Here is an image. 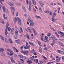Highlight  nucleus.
Wrapping results in <instances>:
<instances>
[{
  "instance_id": "1",
  "label": "nucleus",
  "mask_w": 64,
  "mask_h": 64,
  "mask_svg": "<svg viewBox=\"0 0 64 64\" xmlns=\"http://www.w3.org/2000/svg\"><path fill=\"white\" fill-rule=\"evenodd\" d=\"M30 25L32 27L34 26V22H33V21L32 20H31L30 22Z\"/></svg>"
},
{
  "instance_id": "2",
  "label": "nucleus",
  "mask_w": 64,
  "mask_h": 64,
  "mask_svg": "<svg viewBox=\"0 0 64 64\" xmlns=\"http://www.w3.org/2000/svg\"><path fill=\"white\" fill-rule=\"evenodd\" d=\"M26 2H27V5L29 4V6L31 7L32 6H31V2L30 0L29 2L28 1V0H26Z\"/></svg>"
},
{
  "instance_id": "3",
  "label": "nucleus",
  "mask_w": 64,
  "mask_h": 64,
  "mask_svg": "<svg viewBox=\"0 0 64 64\" xmlns=\"http://www.w3.org/2000/svg\"><path fill=\"white\" fill-rule=\"evenodd\" d=\"M4 51V49L2 48H0V54L3 53Z\"/></svg>"
},
{
  "instance_id": "4",
  "label": "nucleus",
  "mask_w": 64,
  "mask_h": 64,
  "mask_svg": "<svg viewBox=\"0 0 64 64\" xmlns=\"http://www.w3.org/2000/svg\"><path fill=\"white\" fill-rule=\"evenodd\" d=\"M13 59V56H11V58H10V59L11 60V61L12 63H15V62Z\"/></svg>"
},
{
  "instance_id": "5",
  "label": "nucleus",
  "mask_w": 64,
  "mask_h": 64,
  "mask_svg": "<svg viewBox=\"0 0 64 64\" xmlns=\"http://www.w3.org/2000/svg\"><path fill=\"white\" fill-rule=\"evenodd\" d=\"M39 2L40 4V5L41 7H42L44 5V3L41 1H40Z\"/></svg>"
},
{
  "instance_id": "6",
  "label": "nucleus",
  "mask_w": 64,
  "mask_h": 64,
  "mask_svg": "<svg viewBox=\"0 0 64 64\" xmlns=\"http://www.w3.org/2000/svg\"><path fill=\"white\" fill-rule=\"evenodd\" d=\"M2 8L3 10V12H4L5 11H8V9H6L5 7L4 6H3L2 7Z\"/></svg>"
},
{
  "instance_id": "7",
  "label": "nucleus",
  "mask_w": 64,
  "mask_h": 64,
  "mask_svg": "<svg viewBox=\"0 0 64 64\" xmlns=\"http://www.w3.org/2000/svg\"><path fill=\"white\" fill-rule=\"evenodd\" d=\"M14 28H12L10 32V33L12 35L14 33Z\"/></svg>"
},
{
  "instance_id": "8",
  "label": "nucleus",
  "mask_w": 64,
  "mask_h": 64,
  "mask_svg": "<svg viewBox=\"0 0 64 64\" xmlns=\"http://www.w3.org/2000/svg\"><path fill=\"white\" fill-rule=\"evenodd\" d=\"M32 3H33L34 5L36 6V1H35V0H32Z\"/></svg>"
},
{
  "instance_id": "9",
  "label": "nucleus",
  "mask_w": 64,
  "mask_h": 64,
  "mask_svg": "<svg viewBox=\"0 0 64 64\" xmlns=\"http://www.w3.org/2000/svg\"><path fill=\"white\" fill-rule=\"evenodd\" d=\"M8 4H9V5L10 6H13V4H12V2H8Z\"/></svg>"
},
{
  "instance_id": "10",
  "label": "nucleus",
  "mask_w": 64,
  "mask_h": 64,
  "mask_svg": "<svg viewBox=\"0 0 64 64\" xmlns=\"http://www.w3.org/2000/svg\"><path fill=\"white\" fill-rule=\"evenodd\" d=\"M10 9L11 10H14V11H15V8H14V7L13 6L10 7Z\"/></svg>"
},
{
  "instance_id": "11",
  "label": "nucleus",
  "mask_w": 64,
  "mask_h": 64,
  "mask_svg": "<svg viewBox=\"0 0 64 64\" xmlns=\"http://www.w3.org/2000/svg\"><path fill=\"white\" fill-rule=\"evenodd\" d=\"M5 34L6 35H7L8 34V32H7V29H6L5 30Z\"/></svg>"
},
{
  "instance_id": "12",
  "label": "nucleus",
  "mask_w": 64,
  "mask_h": 64,
  "mask_svg": "<svg viewBox=\"0 0 64 64\" xmlns=\"http://www.w3.org/2000/svg\"><path fill=\"white\" fill-rule=\"evenodd\" d=\"M0 22L1 23H2V24H4V23H5L4 20H0Z\"/></svg>"
},
{
  "instance_id": "13",
  "label": "nucleus",
  "mask_w": 64,
  "mask_h": 64,
  "mask_svg": "<svg viewBox=\"0 0 64 64\" xmlns=\"http://www.w3.org/2000/svg\"><path fill=\"white\" fill-rule=\"evenodd\" d=\"M13 20L14 22H16V21H17V18H16V17H15L14 18V19H13Z\"/></svg>"
},
{
  "instance_id": "14",
  "label": "nucleus",
  "mask_w": 64,
  "mask_h": 64,
  "mask_svg": "<svg viewBox=\"0 0 64 64\" xmlns=\"http://www.w3.org/2000/svg\"><path fill=\"white\" fill-rule=\"evenodd\" d=\"M58 43L60 46H63V44L61 42H59Z\"/></svg>"
},
{
  "instance_id": "15",
  "label": "nucleus",
  "mask_w": 64,
  "mask_h": 64,
  "mask_svg": "<svg viewBox=\"0 0 64 64\" xmlns=\"http://www.w3.org/2000/svg\"><path fill=\"white\" fill-rule=\"evenodd\" d=\"M28 30V31L30 32V33H31L32 32V31L31 30V28H30V27H28L27 28Z\"/></svg>"
},
{
  "instance_id": "16",
  "label": "nucleus",
  "mask_w": 64,
  "mask_h": 64,
  "mask_svg": "<svg viewBox=\"0 0 64 64\" xmlns=\"http://www.w3.org/2000/svg\"><path fill=\"white\" fill-rule=\"evenodd\" d=\"M5 14H3V17H4V19H6V20H7V17H6L5 18Z\"/></svg>"
},
{
  "instance_id": "17",
  "label": "nucleus",
  "mask_w": 64,
  "mask_h": 64,
  "mask_svg": "<svg viewBox=\"0 0 64 64\" xmlns=\"http://www.w3.org/2000/svg\"><path fill=\"white\" fill-rule=\"evenodd\" d=\"M28 43H29L30 44L32 45V46H34V44L31 42H28Z\"/></svg>"
},
{
  "instance_id": "18",
  "label": "nucleus",
  "mask_w": 64,
  "mask_h": 64,
  "mask_svg": "<svg viewBox=\"0 0 64 64\" xmlns=\"http://www.w3.org/2000/svg\"><path fill=\"white\" fill-rule=\"evenodd\" d=\"M44 41L45 42H49V41L48 39L44 38Z\"/></svg>"
},
{
  "instance_id": "19",
  "label": "nucleus",
  "mask_w": 64,
  "mask_h": 64,
  "mask_svg": "<svg viewBox=\"0 0 64 64\" xmlns=\"http://www.w3.org/2000/svg\"><path fill=\"white\" fill-rule=\"evenodd\" d=\"M48 13H49L50 15H51V16L52 15V14H53V13H52V11L51 10H50L49 11Z\"/></svg>"
},
{
  "instance_id": "20",
  "label": "nucleus",
  "mask_w": 64,
  "mask_h": 64,
  "mask_svg": "<svg viewBox=\"0 0 64 64\" xmlns=\"http://www.w3.org/2000/svg\"><path fill=\"white\" fill-rule=\"evenodd\" d=\"M57 40H58V39L57 38H56L53 41V42L54 43H55L57 41Z\"/></svg>"
},
{
  "instance_id": "21",
  "label": "nucleus",
  "mask_w": 64,
  "mask_h": 64,
  "mask_svg": "<svg viewBox=\"0 0 64 64\" xmlns=\"http://www.w3.org/2000/svg\"><path fill=\"white\" fill-rule=\"evenodd\" d=\"M22 10H23L24 11V12L26 11V10L25 9V8L24 6H23L22 7Z\"/></svg>"
},
{
  "instance_id": "22",
  "label": "nucleus",
  "mask_w": 64,
  "mask_h": 64,
  "mask_svg": "<svg viewBox=\"0 0 64 64\" xmlns=\"http://www.w3.org/2000/svg\"><path fill=\"white\" fill-rule=\"evenodd\" d=\"M13 48L14 50L16 52H18V50H17V49L16 48H15L14 47H12Z\"/></svg>"
},
{
  "instance_id": "23",
  "label": "nucleus",
  "mask_w": 64,
  "mask_h": 64,
  "mask_svg": "<svg viewBox=\"0 0 64 64\" xmlns=\"http://www.w3.org/2000/svg\"><path fill=\"white\" fill-rule=\"evenodd\" d=\"M8 41L10 42V43H12V44L13 43V42H12V40L11 38H9L8 39Z\"/></svg>"
},
{
  "instance_id": "24",
  "label": "nucleus",
  "mask_w": 64,
  "mask_h": 64,
  "mask_svg": "<svg viewBox=\"0 0 64 64\" xmlns=\"http://www.w3.org/2000/svg\"><path fill=\"white\" fill-rule=\"evenodd\" d=\"M27 25H29V22H30V19H28L27 20Z\"/></svg>"
},
{
  "instance_id": "25",
  "label": "nucleus",
  "mask_w": 64,
  "mask_h": 64,
  "mask_svg": "<svg viewBox=\"0 0 64 64\" xmlns=\"http://www.w3.org/2000/svg\"><path fill=\"white\" fill-rule=\"evenodd\" d=\"M60 59H61V57H60L58 59H56V61L57 62H59L60 61Z\"/></svg>"
},
{
  "instance_id": "26",
  "label": "nucleus",
  "mask_w": 64,
  "mask_h": 64,
  "mask_svg": "<svg viewBox=\"0 0 64 64\" xmlns=\"http://www.w3.org/2000/svg\"><path fill=\"white\" fill-rule=\"evenodd\" d=\"M9 26V23H7L6 24V29H7V28H8V26Z\"/></svg>"
},
{
  "instance_id": "27",
  "label": "nucleus",
  "mask_w": 64,
  "mask_h": 64,
  "mask_svg": "<svg viewBox=\"0 0 64 64\" xmlns=\"http://www.w3.org/2000/svg\"><path fill=\"white\" fill-rule=\"evenodd\" d=\"M36 18H38H38H39V19H41V16H36Z\"/></svg>"
},
{
  "instance_id": "28",
  "label": "nucleus",
  "mask_w": 64,
  "mask_h": 64,
  "mask_svg": "<svg viewBox=\"0 0 64 64\" xmlns=\"http://www.w3.org/2000/svg\"><path fill=\"white\" fill-rule=\"evenodd\" d=\"M50 28L51 30H52V31H55V30L54 28H53L52 27H50Z\"/></svg>"
},
{
  "instance_id": "29",
  "label": "nucleus",
  "mask_w": 64,
  "mask_h": 64,
  "mask_svg": "<svg viewBox=\"0 0 64 64\" xmlns=\"http://www.w3.org/2000/svg\"><path fill=\"white\" fill-rule=\"evenodd\" d=\"M11 13L12 16H14V11L13 10H12L11 11Z\"/></svg>"
},
{
  "instance_id": "30",
  "label": "nucleus",
  "mask_w": 64,
  "mask_h": 64,
  "mask_svg": "<svg viewBox=\"0 0 64 64\" xmlns=\"http://www.w3.org/2000/svg\"><path fill=\"white\" fill-rule=\"evenodd\" d=\"M16 16L17 17L18 16V15H19V13L18 12H16Z\"/></svg>"
},
{
  "instance_id": "31",
  "label": "nucleus",
  "mask_w": 64,
  "mask_h": 64,
  "mask_svg": "<svg viewBox=\"0 0 64 64\" xmlns=\"http://www.w3.org/2000/svg\"><path fill=\"white\" fill-rule=\"evenodd\" d=\"M10 53H11L10 54V55L9 56H12L13 55V54H14V52H12Z\"/></svg>"
},
{
  "instance_id": "32",
  "label": "nucleus",
  "mask_w": 64,
  "mask_h": 64,
  "mask_svg": "<svg viewBox=\"0 0 64 64\" xmlns=\"http://www.w3.org/2000/svg\"><path fill=\"white\" fill-rule=\"evenodd\" d=\"M20 40L18 39V40H15V42H16V43H18V42H20Z\"/></svg>"
},
{
  "instance_id": "33",
  "label": "nucleus",
  "mask_w": 64,
  "mask_h": 64,
  "mask_svg": "<svg viewBox=\"0 0 64 64\" xmlns=\"http://www.w3.org/2000/svg\"><path fill=\"white\" fill-rule=\"evenodd\" d=\"M39 50L40 52V53H41L42 51V48H39Z\"/></svg>"
},
{
  "instance_id": "34",
  "label": "nucleus",
  "mask_w": 64,
  "mask_h": 64,
  "mask_svg": "<svg viewBox=\"0 0 64 64\" xmlns=\"http://www.w3.org/2000/svg\"><path fill=\"white\" fill-rule=\"evenodd\" d=\"M52 22H54V23L55 22V19H54V18L53 17H52Z\"/></svg>"
},
{
  "instance_id": "35",
  "label": "nucleus",
  "mask_w": 64,
  "mask_h": 64,
  "mask_svg": "<svg viewBox=\"0 0 64 64\" xmlns=\"http://www.w3.org/2000/svg\"><path fill=\"white\" fill-rule=\"evenodd\" d=\"M56 38L55 36H52V38L53 40H54V39H55Z\"/></svg>"
},
{
  "instance_id": "36",
  "label": "nucleus",
  "mask_w": 64,
  "mask_h": 64,
  "mask_svg": "<svg viewBox=\"0 0 64 64\" xmlns=\"http://www.w3.org/2000/svg\"><path fill=\"white\" fill-rule=\"evenodd\" d=\"M40 36L42 37H44V34L42 33V34H40Z\"/></svg>"
},
{
  "instance_id": "37",
  "label": "nucleus",
  "mask_w": 64,
  "mask_h": 64,
  "mask_svg": "<svg viewBox=\"0 0 64 64\" xmlns=\"http://www.w3.org/2000/svg\"><path fill=\"white\" fill-rule=\"evenodd\" d=\"M7 50L8 51H9L10 53H11L12 52H13V51H12L10 49H7Z\"/></svg>"
},
{
  "instance_id": "38",
  "label": "nucleus",
  "mask_w": 64,
  "mask_h": 64,
  "mask_svg": "<svg viewBox=\"0 0 64 64\" xmlns=\"http://www.w3.org/2000/svg\"><path fill=\"white\" fill-rule=\"evenodd\" d=\"M56 16V13L55 12H54L53 15L52 16V17H55Z\"/></svg>"
},
{
  "instance_id": "39",
  "label": "nucleus",
  "mask_w": 64,
  "mask_h": 64,
  "mask_svg": "<svg viewBox=\"0 0 64 64\" xmlns=\"http://www.w3.org/2000/svg\"><path fill=\"white\" fill-rule=\"evenodd\" d=\"M30 58L31 60H32V61H35V59L33 58L32 57H30Z\"/></svg>"
},
{
  "instance_id": "40",
  "label": "nucleus",
  "mask_w": 64,
  "mask_h": 64,
  "mask_svg": "<svg viewBox=\"0 0 64 64\" xmlns=\"http://www.w3.org/2000/svg\"><path fill=\"white\" fill-rule=\"evenodd\" d=\"M16 36L18 35V32L17 30H16Z\"/></svg>"
},
{
  "instance_id": "41",
  "label": "nucleus",
  "mask_w": 64,
  "mask_h": 64,
  "mask_svg": "<svg viewBox=\"0 0 64 64\" xmlns=\"http://www.w3.org/2000/svg\"><path fill=\"white\" fill-rule=\"evenodd\" d=\"M58 33V34H61V35H62V34L63 33V32H61V31H60L59 32H57Z\"/></svg>"
},
{
  "instance_id": "42",
  "label": "nucleus",
  "mask_w": 64,
  "mask_h": 64,
  "mask_svg": "<svg viewBox=\"0 0 64 64\" xmlns=\"http://www.w3.org/2000/svg\"><path fill=\"white\" fill-rule=\"evenodd\" d=\"M2 2H4V0H0V3L1 4H2L3 5V4H2Z\"/></svg>"
},
{
  "instance_id": "43",
  "label": "nucleus",
  "mask_w": 64,
  "mask_h": 64,
  "mask_svg": "<svg viewBox=\"0 0 64 64\" xmlns=\"http://www.w3.org/2000/svg\"><path fill=\"white\" fill-rule=\"evenodd\" d=\"M39 10L40 12H42V8H41L40 7L39 8Z\"/></svg>"
},
{
  "instance_id": "44",
  "label": "nucleus",
  "mask_w": 64,
  "mask_h": 64,
  "mask_svg": "<svg viewBox=\"0 0 64 64\" xmlns=\"http://www.w3.org/2000/svg\"><path fill=\"white\" fill-rule=\"evenodd\" d=\"M28 10L30 11H31V6H29L28 8Z\"/></svg>"
},
{
  "instance_id": "45",
  "label": "nucleus",
  "mask_w": 64,
  "mask_h": 64,
  "mask_svg": "<svg viewBox=\"0 0 64 64\" xmlns=\"http://www.w3.org/2000/svg\"><path fill=\"white\" fill-rule=\"evenodd\" d=\"M20 61L22 63V64H23L24 63V61H23V60L22 59H20Z\"/></svg>"
},
{
  "instance_id": "46",
  "label": "nucleus",
  "mask_w": 64,
  "mask_h": 64,
  "mask_svg": "<svg viewBox=\"0 0 64 64\" xmlns=\"http://www.w3.org/2000/svg\"><path fill=\"white\" fill-rule=\"evenodd\" d=\"M51 34L49 33L48 34H47V36H48V37H50V36H51Z\"/></svg>"
},
{
  "instance_id": "47",
  "label": "nucleus",
  "mask_w": 64,
  "mask_h": 64,
  "mask_svg": "<svg viewBox=\"0 0 64 64\" xmlns=\"http://www.w3.org/2000/svg\"><path fill=\"white\" fill-rule=\"evenodd\" d=\"M34 34L35 36H36V35H37V32L36 31H34Z\"/></svg>"
},
{
  "instance_id": "48",
  "label": "nucleus",
  "mask_w": 64,
  "mask_h": 64,
  "mask_svg": "<svg viewBox=\"0 0 64 64\" xmlns=\"http://www.w3.org/2000/svg\"><path fill=\"white\" fill-rule=\"evenodd\" d=\"M38 44L39 45H40V46H41V42H40L39 41H38Z\"/></svg>"
},
{
  "instance_id": "49",
  "label": "nucleus",
  "mask_w": 64,
  "mask_h": 64,
  "mask_svg": "<svg viewBox=\"0 0 64 64\" xmlns=\"http://www.w3.org/2000/svg\"><path fill=\"white\" fill-rule=\"evenodd\" d=\"M20 29L22 32H23V30L22 29V28L21 27H20Z\"/></svg>"
},
{
  "instance_id": "50",
  "label": "nucleus",
  "mask_w": 64,
  "mask_h": 64,
  "mask_svg": "<svg viewBox=\"0 0 64 64\" xmlns=\"http://www.w3.org/2000/svg\"><path fill=\"white\" fill-rule=\"evenodd\" d=\"M1 38L2 40V41H4V38L2 36V38Z\"/></svg>"
},
{
  "instance_id": "51",
  "label": "nucleus",
  "mask_w": 64,
  "mask_h": 64,
  "mask_svg": "<svg viewBox=\"0 0 64 64\" xmlns=\"http://www.w3.org/2000/svg\"><path fill=\"white\" fill-rule=\"evenodd\" d=\"M2 53V55L3 56H5V54H4V52H3V53Z\"/></svg>"
},
{
  "instance_id": "52",
  "label": "nucleus",
  "mask_w": 64,
  "mask_h": 64,
  "mask_svg": "<svg viewBox=\"0 0 64 64\" xmlns=\"http://www.w3.org/2000/svg\"><path fill=\"white\" fill-rule=\"evenodd\" d=\"M17 19H18V21H21V20L18 17H17Z\"/></svg>"
},
{
  "instance_id": "53",
  "label": "nucleus",
  "mask_w": 64,
  "mask_h": 64,
  "mask_svg": "<svg viewBox=\"0 0 64 64\" xmlns=\"http://www.w3.org/2000/svg\"><path fill=\"white\" fill-rule=\"evenodd\" d=\"M61 37H64V33H63L62 34L60 35Z\"/></svg>"
},
{
  "instance_id": "54",
  "label": "nucleus",
  "mask_w": 64,
  "mask_h": 64,
  "mask_svg": "<svg viewBox=\"0 0 64 64\" xmlns=\"http://www.w3.org/2000/svg\"><path fill=\"white\" fill-rule=\"evenodd\" d=\"M26 37L28 38V39H29V35L27 34L26 35Z\"/></svg>"
},
{
  "instance_id": "55",
  "label": "nucleus",
  "mask_w": 64,
  "mask_h": 64,
  "mask_svg": "<svg viewBox=\"0 0 64 64\" xmlns=\"http://www.w3.org/2000/svg\"><path fill=\"white\" fill-rule=\"evenodd\" d=\"M5 41L6 43H8V41H7V38H5Z\"/></svg>"
},
{
  "instance_id": "56",
  "label": "nucleus",
  "mask_w": 64,
  "mask_h": 64,
  "mask_svg": "<svg viewBox=\"0 0 64 64\" xmlns=\"http://www.w3.org/2000/svg\"><path fill=\"white\" fill-rule=\"evenodd\" d=\"M43 57L44 59H45L46 60H48L47 58H46V57H45L44 56H43Z\"/></svg>"
},
{
  "instance_id": "57",
  "label": "nucleus",
  "mask_w": 64,
  "mask_h": 64,
  "mask_svg": "<svg viewBox=\"0 0 64 64\" xmlns=\"http://www.w3.org/2000/svg\"><path fill=\"white\" fill-rule=\"evenodd\" d=\"M28 53V52L27 50H26L24 51V54H27Z\"/></svg>"
},
{
  "instance_id": "58",
  "label": "nucleus",
  "mask_w": 64,
  "mask_h": 64,
  "mask_svg": "<svg viewBox=\"0 0 64 64\" xmlns=\"http://www.w3.org/2000/svg\"><path fill=\"white\" fill-rule=\"evenodd\" d=\"M8 31H10V30H11V28L10 27H9L8 28Z\"/></svg>"
},
{
  "instance_id": "59",
  "label": "nucleus",
  "mask_w": 64,
  "mask_h": 64,
  "mask_svg": "<svg viewBox=\"0 0 64 64\" xmlns=\"http://www.w3.org/2000/svg\"><path fill=\"white\" fill-rule=\"evenodd\" d=\"M57 52H58V53H61V50H57Z\"/></svg>"
},
{
  "instance_id": "60",
  "label": "nucleus",
  "mask_w": 64,
  "mask_h": 64,
  "mask_svg": "<svg viewBox=\"0 0 64 64\" xmlns=\"http://www.w3.org/2000/svg\"><path fill=\"white\" fill-rule=\"evenodd\" d=\"M45 39H48V37H47V36H45Z\"/></svg>"
},
{
  "instance_id": "61",
  "label": "nucleus",
  "mask_w": 64,
  "mask_h": 64,
  "mask_svg": "<svg viewBox=\"0 0 64 64\" xmlns=\"http://www.w3.org/2000/svg\"><path fill=\"white\" fill-rule=\"evenodd\" d=\"M15 4L17 6H19V3H18V2H16Z\"/></svg>"
},
{
  "instance_id": "62",
  "label": "nucleus",
  "mask_w": 64,
  "mask_h": 64,
  "mask_svg": "<svg viewBox=\"0 0 64 64\" xmlns=\"http://www.w3.org/2000/svg\"><path fill=\"white\" fill-rule=\"evenodd\" d=\"M14 57H16V58L17 57V55L16 54H14Z\"/></svg>"
},
{
  "instance_id": "63",
  "label": "nucleus",
  "mask_w": 64,
  "mask_h": 64,
  "mask_svg": "<svg viewBox=\"0 0 64 64\" xmlns=\"http://www.w3.org/2000/svg\"><path fill=\"white\" fill-rule=\"evenodd\" d=\"M30 48V46H28L26 47V49H29Z\"/></svg>"
},
{
  "instance_id": "64",
  "label": "nucleus",
  "mask_w": 64,
  "mask_h": 64,
  "mask_svg": "<svg viewBox=\"0 0 64 64\" xmlns=\"http://www.w3.org/2000/svg\"><path fill=\"white\" fill-rule=\"evenodd\" d=\"M62 60L63 61H64V56H62Z\"/></svg>"
}]
</instances>
